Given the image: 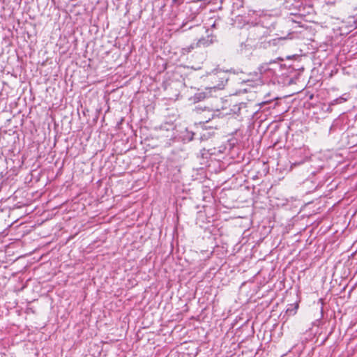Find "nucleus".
I'll return each mask as SVG.
<instances>
[{"instance_id": "1", "label": "nucleus", "mask_w": 357, "mask_h": 357, "mask_svg": "<svg viewBox=\"0 0 357 357\" xmlns=\"http://www.w3.org/2000/svg\"><path fill=\"white\" fill-rule=\"evenodd\" d=\"M268 35L269 31L267 28L257 24L250 29L248 40H261L266 38Z\"/></svg>"}, {"instance_id": "2", "label": "nucleus", "mask_w": 357, "mask_h": 357, "mask_svg": "<svg viewBox=\"0 0 357 357\" xmlns=\"http://www.w3.org/2000/svg\"><path fill=\"white\" fill-rule=\"evenodd\" d=\"M195 112L198 115L197 119L199 120V124H205L217 116V112L208 109L197 107Z\"/></svg>"}, {"instance_id": "3", "label": "nucleus", "mask_w": 357, "mask_h": 357, "mask_svg": "<svg viewBox=\"0 0 357 357\" xmlns=\"http://www.w3.org/2000/svg\"><path fill=\"white\" fill-rule=\"evenodd\" d=\"M212 42L208 41V40H206L204 38L199 39L197 43L191 44L190 45L183 48L182 52L183 53H189L192 51V50L195 49V47L198 46H208Z\"/></svg>"}, {"instance_id": "4", "label": "nucleus", "mask_w": 357, "mask_h": 357, "mask_svg": "<svg viewBox=\"0 0 357 357\" xmlns=\"http://www.w3.org/2000/svg\"><path fill=\"white\" fill-rule=\"evenodd\" d=\"M347 99H348V97H344V95L342 96H340V97L333 100L329 103V105L330 106H333V105H337V104L343 103V102H346L347 100Z\"/></svg>"}, {"instance_id": "5", "label": "nucleus", "mask_w": 357, "mask_h": 357, "mask_svg": "<svg viewBox=\"0 0 357 357\" xmlns=\"http://www.w3.org/2000/svg\"><path fill=\"white\" fill-rule=\"evenodd\" d=\"M184 1V0H173V2L174 3H178V4H181L183 3Z\"/></svg>"}, {"instance_id": "6", "label": "nucleus", "mask_w": 357, "mask_h": 357, "mask_svg": "<svg viewBox=\"0 0 357 357\" xmlns=\"http://www.w3.org/2000/svg\"><path fill=\"white\" fill-rule=\"evenodd\" d=\"M298 304H296V305H294V311H296V310L298 309ZM295 312H294V313H295Z\"/></svg>"}, {"instance_id": "7", "label": "nucleus", "mask_w": 357, "mask_h": 357, "mask_svg": "<svg viewBox=\"0 0 357 357\" xmlns=\"http://www.w3.org/2000/svg\"><path fill=\"white\" fill-rule=\"evenodd\" d=\"M291 310H291V308H289H289H287V312H291Z\"/></svg>"}]
</instances>
